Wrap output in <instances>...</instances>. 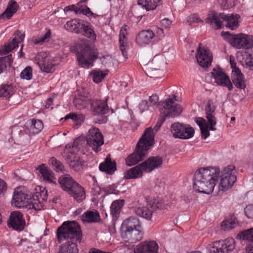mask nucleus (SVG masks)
Returning <instances> with one entry per match:
<instances>
[{"label": "nucleus", "instance_id": "obj_1", "mask_svg": "<svg viewBox=\"0 0 253 253\" xmlns=\"http://www.w3.org/2000/svg\"><path fill=\"white\" fill-rule=\"evenodd\" d=\"M154 135L151 127L146 128L138 142L135 151L126 159L127 166H131L143 161L147 156V152L153 145Z\"/></svg>", "mask_w": 253, "mask_h": 253}, {"label": "nucleus", "instance_id": "obj_2", "mask_svg": "<svg viewBox=\"0 0 253 253\" xmlns=\"http://www.w3.org/2000/svg\"><path fill=\"white\" fill-rule=\"evenodd\" d=\"M57 237L60 243L64 240H71L80 243L83 239V234L81 227L77 222L67 221L58 228Z\"/></svg>", "mask_w": 253, "mask_h": 253}, {"label": "nucleus", "instance_id": "obj_3", "mask_svg": "<svg viewBox=\"0 0 253 253\" xmlns=\"http://www.w3.org/2000/svg\"><path fill=\"white\" fill-rule=\"evenodd\" d=\"M240 16L239 14L231 15L225 14L223 13L217 14L215 12L212 11L208 15L206 19L207 23L210 24L213 26V28L215 29H219L221 28L222 22H226V26L227 28L232 30L236 29L239 26V19Z\"/></svg>", "mask_w": 253, "mask_h": 253}, {"label": "nucleus", "instance_id": "obj_4", "mask_svg": "<svg viewBox=\"0 0 253 253\" xmlns=\"http://www.w3.org/2000/svg\"><path fill=\"white\" fill-rule=\"evenodd\" d=\"M98 56L97 49L84 42L79 44L77 47V60L79 65L83 68L92 67Z\"/></svg>", "mask_w": 253, "mask_h": 253}, {"label": "nucleus", "instance_id": "obj_5", "mask_svg": "<svg viewBox=\"0 0 253 253\" xmlns=\"http://www.w3.org/2000/svg\"><path fill=\"white\" fill-rule=\"evenodd\" d=\"M162 107L160 108V118L158 120L156 125L154 127V130L158 131L167 117H174L179 115L181 112V107L179 105L174 103L172 98H168L163 102H161ZM152 130L153 129L151 127ZM154 135V134L153 133Z\"/></svg>", "mask_w": 253, "mask_h": 253}, {"label": "nucleus", "instance_id": "obj_6", "mask_svg": "<svg viewBox=\"0 0 253 253\" xmlns=\"http://www.w3.org/2000/svg\"><path fill=\"white\" fill-rule=\"evenodd\" d=\"M221 35L233 47L237 49H250L253 47V38L251 36L242 33L234 35L229 32H222Z\"/></svg>", "mask_w": 253, "mask_h": 253}, {"label": "nucleus", "instance_id": "obj_7", "mask_svg": "<svg viewBox=\"0 0 253 253\" xmlns=\"http://www.w3.org/2000/svg\"><path fill=\"white\" fill-rule=\"evenodd\" d=\"M220 174L218 168H201L195 172L194 177V182L199 187H202V181H217Z\"/></svg>", "mask_w": 253, "mask_h": 253}, {"label": "nucleus", "instance_id": "obj_8", "mask_svg": "<svg viewBox=\"0 0 253 253\" xmlns=\"http://www.w3.org/2000/svg\"><path fill=\"white\" fill-rule=\"evenodd\" d=\"M84 141L96 153L101 150V146L104 144L103 135L99 129L95 127H91L89 129Z\"/></svg>", "mask_w": 253, "mask_h": 253}, {"label": "nucleus", "instance_id": "obj_9", "mask_svg": "<svg viewBox=\"0 0 253 253\" xmlns=\"http://www.w3.org/2000/svg\"><path fill=\"white\" fill-rule=\"evenodd\" d=\"M31 196H29L24 191V188H17L14 192L11 203L19 208H26L28 209H36L34 204L31 201Z\"/></svg>", "mask_w": 253, "mask_h": 253}, {"label": "nucleus", "instance_id": "obj_10", "mask_svg": "<svg viewBox=\"0 0 253 253\" xmlns=\"http://www.w3.org/2000/svg\"><path fill=\"white\" fill-rule=\"evenodd\" d=\"M163 208L162 203L155 199L150 201L146 206L135 207L134 212L137 215L149 220L151 218L154 211L162 209Z\"/></svg>", "mask_w": 253, "mask_h": 253}, {"label": "nucleus", "instance_id": "obj_11", "mask_svg": "<svg viewBox=\"0 0 253 253\" xmlns=\"http://www.w3.org/2000/svg\"><path fill=\"white\" fill-rule=\"evenodd\" d=\"M91 110L94 115H98L99 118L97 122L99 124L107 122V117L103 115L109 112V109L107 103V99L105 100H95L91 102Z\"/></svg>", "mask_w": 253, "mask_h": 253}, {"label": "nucleus", "instance_id": "obj_12", "mask_svg": "<svg viewBox=\"0 0 253 253\" xmlns=\"http://www.w3.org/2000/svg\"><path fill=\"white\" fill-rule=\"evenodd\" d=\"M235 247L234 239L227 238L224 241L215 242L210 249V253H228L233 250Z\"/></svg>", "mask_w": 253, "mask_h": 253}, {"label": "nucleus", "instance_id": "obj_13", "mask_svg": "<svg viewBox=\"0 0 253 253\" xmlns=\"http://www.w3.org/2000/svg\"><path fill=\"white\" fill-rule=\"evenodd\" d=\"M199 43L197 49L196 58L199 65L204 68H208L212 61V56L211 52L208 48L201 46Z\"/></svg>", "mask_w": 253, "mask_h": 253}, {"label": "nucleus", "instance_id": "obj_14", "mask_svg": "<svg viewBox=\"0 0 253 253\" xmlns=\"http://www.w3.org/2000/svg\"><path fill=\"white\" fill-rule=\"evenodd\" d=\"M211 74L214 78L215 82L218 85L225 86L227 87L229 90L232 89L233 85L229 77L222 71L220 67L214 68L211 72Z\"/></svg>", "mask_w": 253, "mask_h": 253}, {"label": "nucleus", "instance_id": "obj_15", "mask_svg": "<svg viewBox=\"0 0 253 253\" xmlns=\"http://www.w3.org/2000/svg\"><path fill=\"white\" fill-rule=\"evenodd\" d=\"M159 246L155 241H145L140 243L134 249V253H158Z\"/></svg>", "mask_w": 253, "mask_h": 253}, {"label": "nucleus", "instance_id": "obj_16", "mask_svg": "<svg viewBox=\"0 0 253 253\" xmlns=\"http://www.w3.org/2000/svg\"><path fill=\"white\" fill-rule=\"evenodd\" d=\"M9 227L16 230H22L25 225V220L23 218L22 214L18 211H13L11 213L8 221Z\"/></svg>", "mask_w": 253, "mask_h": 253}, {"label": "nucleus", "instance_id": "obj_17", "mask_svg": "<svg viewBox=\"0 0 253 253\" xmlns=\"http://www.w3.org/2000/svg\"><path fill=\"white\" fill-rule=\"evenodd\" d=\"M121 235L126 241L130 243L139 241L143 238L142 228L129 229L128 231L121 232Z\"/></svg>", "mask_w": 253, "mask_h": 253}, {"label": "nucleus", "instance_id": "obj_18", "mask_svg": "<svg viewBox=\"0 0 253 253\" xmlns=\"http://www.w3.org/2000/svg\"><path fill=\"white\" fill-rule=\"evenodd\" d=\"M15 34L18 36V38H14L11 40H9L8 42L0 47V55L6 54L13 49L18 46V43L23 40L24 36L21 34L20 31H17Z\"/></svg>", "mask_w": 253, "mask_h": 253}, {"label": "nucleus", "instance_id": "obj_19", "mask_svg": "<svg viewBox=\"0 0 253 253\" xmlns=\"http://www.w3.org/2000/svg\"><path fill=\"white\" fill-rule=\"evenodd\" d=\"M163 159L160 156L150 157L142 162L144 167V172H151L156 169L160 168L163 164Z\"/></svg>", "mask_w": 253, "mask_h": 253}, {"label": "nucleus", "instance_id": "obj_20", "mask_svg": "<svg viewBox=\"0 0 253 253\" xmlns=\"http://www.w3.org/2000/svg\"><path fill=\"white\" fill-rule=\"evenodd\" d=\"M155 36L152 30H145L140 32L136 37V42L140 46L149 44Z\"/></svg>", "mask_w": 253, "mask_h": 253}, {"label": "nucleus", "instance_id": "obj_21", "mask_svg": "<svg viewBox=\"0 0 253 253\" xmlns=\"http://www.w3.org/2000/svg\"><path fill=\"white\" fill-rule=\"evenodd\" d=\"M135 228H142L141 224L139 219L136 217L131 216L123 222L120 228V233Z\"/></svg>", "mask_w": 253, "mask_h": 253}, {"label": "nucleus", "instance_id": "obj_22", "mask_svg": "<svg viewBox=\"0 0 253 253\" xmlns=\"http://www.w3.org/2000/svg\"><path fill=\"white\" fill-rule=\"evenodd\" d=\"M85 22L81 19H74L66 22L64 25L65 28L72 32L80 34L82 32Z\"/></svg>", "mask_w": 253, "mask_h": 253}, {"label": "nucleus", "instance_id": "obj_23", "mask_svg": "<svg viewBox=\"0 0 253 253\" xmlns=\"http://www.w3.org/2000/svg\"><path fill=\"white\" fill-rule=\"evenodd\" d=\"M99 168L101 171L112 174L117 170L116 163L115 161H112L110 155H108L104 162L100 164Z\"/></svg>", "mask_w": 253, "mask_h": 253}, {"label": "nucleus", "instance_id": "obj_24", "mask_svg": "<svg viewBox=\"0 0 253 253\" xmlns=\"http://www.w3.org/2000/svg\"><path fill=\"white\" fill-rule=\"evenodd\" d=\"M142 163L131 168L125 173L126 179H134L141 177L144 172V167Z\"/></svg>", "mask_w": 253, "mask_h": 253}, {"label": "nucleus", "instance_id": "obj_25", "mask_svg": "<svg viewBox=\"0 0 253 253\" xmlns=\"http://www.w3.org/2000/svg\"><path fill=\"white\" fill-rule=\"evenodd\" d=\"M217 181H202L203 186L202 187H199L198 185H196V182H194L193 183V188L194 189L199 192L205 193L207 194H211L214 189L216 183Z\"/></svg>", "mask_w": 253, "mask_h": 253}, {"label": "nucleus", "instance_id": "obj_26", "mask_svg": "<svg viewBox=\"0 0 253 253\" xmlns=\"http://www.w3.org/2000/svg\"><path fill=\"white\" fill-rule=\"evenodd\" d=\"M58 182L62 189L68 192L77 183L70 175L67 174L61 176L58 179Z\"/></svg>", "mask_w": 253, "mask_h": 253}, {"label": "nucleus", "instance_id": "obj_27", "mask_svg": "<svg viewBox=\"0 0 253 253\" xmlns=\"http://www.w3.org/2000/svg\"><path fill=\"white\" fill-rule=\"evenodd\" d=\"M68 193L78 202H82L85 198L84 189L78 183L74 185Z\"/></svg>", "mask_w": 253, "mask_h": 253}, {"label": "nucleus", "instance_id": "obj_28", "mask_svg": "<svg viewBox=\"0 0 253 253\" xmlns=\"http://www.w3.org/2000/svg\"><path fill=\"white\" fill-rule=\"evenodd\" d=\"M65 240L66 242L60 246L59 253H78L77 243L79 242L71 240Z\"/></svg>", "mask_w": 253, "mask_h": 253}, {"label": "nucleus", "instance_id": "obj_29", "mask_svg": "<svg viewBox=\"0 0 253 253\" xmlns=\"http://www.w3.org/2000/svg\"><path fill=\"white\" fill-rule=\"evenodd\" d=\"M37 169L39 170L44 181L48 183L56 184V181H54L56 178L54 176V173L43 164L39 166Z\"/></svg>", "mask_w": 253, "mask_h": 253}, {"label": "nucleus", "instance_id": "obj_30", "mask_svg": "<svg viewBox=\"0 0 253 253\" xmlns=\"http://www.w3.org/2000/svg\"><path fill=\"white\" fill-rule=\"evenodd\" d=\"M18 5L15 0H10L5 10L0 15V19H9L17 11Z\"/></svg>", "mask_w": 253, "mask_h": 253}, {"label": "nucleus", "instance_id": "obj_31", "mask_svg": "<svg viewBox=\"0 0 253 253\" xmlns=\"http://www.w3.org/2000/svg\"><path fill=\"white\" fill-rule=\"evenodd\" d=\"M43 127V125L41 120L32 119L29 127L25 129V132L29 135H35L41 131Z\"/></svg>", "mask_w": 253, "mask_h": 253}, {"label": "nucleus", "instance_id": "obj_32", "mask_svg": "<svg viewBox=\"0 0 253 253\" xmlns=\"http://www.w3.org/2000/svg\"><path fill=\"white\" fill-rule=\"evenodd\" d=\"M82 219L88 223L99 222L100 219L99 213L96 210L87 211L82 215Z\"/></svg>", "mask_w": 253, "mask_h": 253}, {"label": "nucleus", "instance_id": "obj_33", "mask_svg": "<svg viewBox=\"0 0 253 253\" xmlns=\"http://www.w3.org/2000/svg\"><path fill=\"white\" fill-rule=\"evenodd\" d=\"M88 96V93H78V96H76L73 100V104L75 107L78 110L84 109L87 104L86 98Z\"/></svg>", "mask_w": 253, "mask_h": 253}, {"label": "nucleus", "instance_id": "obj_34", "mask_svg": "<svg viewBox=\"0 0 253 253\" xmlns=\"http://www.w3.org/2000/svg\"><path fill=\"white\" fill-rule=\"evenodd\" d=\"M231 79L236 87L240 89H244L246 87L244 75L241 71L237 72L234 71V73L231 74Z\"/></svg>", "mask_w": 253, "mask_h": 253}, {"label": "nucleus", "instance_id": "obj_35", "mask_svg": "<svg viewBox=\"0 0 253 253\" xmlns=\"http://www.w3.org/2000/svg\"><path fill=\"white\" fill-rule=\"evenodd\" d=\"M124 203L125 201L124 200H116L112 203L110 207V211L113 216V220H116L117 219Z\"/></svg>", "mask_w": 253, "mask_h": 253}, {"label": "nucleus", "instance_id": "obj_36", "mask_svg": "<svg viewBox=\"0 0 253 253\" xmlns=\"http://www.w3.org/2000/svg\"><path fill=\"white\" fill-rule=\"evenodd\" d=\"M237 171L235 167L233 165H229L223 169L221 175L226 176L231 180V182H235L237 180Z\"/></svg>", "mask_w": 253, "mask_h": 253}, {"label": "nucleus", "instance_id": "obj_37", "mask_svg": "<svg viewBox=\"0 0 253 253\" xmlns=\"http://www.w3.org/2000/svg\"><path fill=\"white\" fill-rule=\"evenodd\" d=\"M82 30V32L80 33L82 35L92 40H96V36L93 30V27L90 23L85 22L84 28Z\"/></svg>", "mask_w": 253, "mask_h": 253}, {"label": "nucleus", "instance_id": "obj_38", "mask_svg": "<svg viewBox=\"0 0 253 253\" xmlns=\"http://www.w3.org/2000/svg\"><path fill=\"white\" fill-rule=\"evenodd\" d=\"M161 0H139L138 4L144 7L147 11L155 9Z\"/></svg>", "mask_w": 253, "mask_h": 253}, {"label": "nucleus", "instance_id": "obj_39", "mask_svg": "<svg viewBox=\"0 0 253 253\" xmlns=\"http://www.w3.org/2000/svg\"><path fill=\"white\" fill-rule=\"evenodd\" d=\"M184 124L176 122L172 124L170 127L171 132L174 138H180L182 136V130H184Z\"/></svg>", "mask_w": 253, "mask_h": 253}, {"label": "nucleus", "instance_id": "obj_40", "mask_svg": "<svg viewBox=\"0 0 253 253\" xmlns=\"http://www.w3.org/2000/svg\"><path fill=\"white\" fill-rule=\"evenodd\" d=\"M127 35V32L126 30L124 28H122L120 33L119 42L120 43V49L122 51L123 56L126 58H127V54L126 51V47L125 45V40L126 39V35Z\"/></svg>", "mask_w": 253, "mask_h": 253}, {"label": "nucleus", "instance_id": "obj_41", "mask_svg": "<svg viewBox=\"0 0 253 253\" xmlns=\"http://www.w3.org/2000/svg\"><path fill=\"white\" fill-rule=\"evenodd\" d=\"M152 63H149L146 67V73L150 78H159L162 75L160 69L152 67Z\"/></svg>", "mask_w": 253, "mask_h": 253}, {"label": "nucleus", "instance_id": "obj_42", "mask_svg": "<svg viewBox=\"0 0 253 253\" xmlns=\"http://www.w3.org/2000/svg\"><path fill=\"white\" fill-rule=\"evenodd\" d=\"M13 61L12 54L0 57V74L3 72L7 66L10 67Z\"/></svg>", "mask_w": 253, "mask_h": 253}, {"label": "nucleus", "instance_id": "obj_43", "mask_svg": "<svg viewBox=\"0 0 253 253\" xmlns=\"http://www.w3.org/2000/svg\"><path fill=\"white\" fill-rule=\"evenodd\" d=\"M235 182H231L229 178L221 175L220 181L218 186V191H225L231 188Z\"/></svg>", "mask_w": 253, "mask_h": 253}, {"label": "nucleus", "instance_id": "obj_44", "mask_svg": "<svg viewBox=\"0 0 253 253\" xmlns=\"http://www.w3.org/2000/svg\"><path fill=\"white\" fill-rule=\"evenodd\" d=\"M13 93V88L11 84H2L0 86V97L9 98Z\"/></svg>", "mask_w": 253, "mask_h": 253}, {"label": "nucleus", "instance_id": "obj_45", "mask_svg": "<svg viewBox=\"0 0 253 253\" xmlns=\"http://www.w3.org/2000/svg\"><path fill=\"white\" fill-rule=\"evenodd\" d=\"M237 223V219L234 217H231L228 220L222 222L221 228L224 230H229L235 227Z\"/></svg>", "mask_w": 253, "mask_h": 253}, {"label": "nucleus", "instance_id": "obj_46", "mask_svg": "<svg viewBox=\"0 0 253 253\" xmlns=\"http://www.w3.org/2000/svg\"><path fill=\"white\" fill-rule=\"evenodd\" d=\"M107 74L100 70H94L90 73V76L93 81L96 83H100L105 78Z\"/></svg>", "mask_w": 253, "mask_h": 253}, {"label": "nucleus", "instance_id": "obj_47", "mask_svg": "<svg viewBox=\"0 0 253 253\" xmlns=\"http://www.w3.org/2000/svg\"><path fill=\"white\" fill-rule=\"evenodd\" d=\"M182 134L184 136L180 137L179 139H186L192 137L194 135L195 130L194 128L189 125H184Z\"/></svg>", "mask_w": 253, "mask_h": 253}, {"label": "nucleus", "instance_id": "obj_48", "mask_svg": "<svg viewBox=\"0 0 253 253\" xmlns=\"http://www.w3.org/2000/svg\"><path fill=\"white\" fill-rule=\"evenodd\" d=\"M84 164V161L81 160L78 157L74 160H73L69 165L70 167L75 171H79L83 169V167Z\"/></svg>", "mask_w": 253, "mask_h": 253}, {"label": "nucleus", "instance_id": "obj_49", "mask_svg": "<svg viewBox=\"0 0 253 253\" xmlns=\"http://www.w3.org/2000/svg\"><path fill=\"white\" fill-rule=\"evenodd\" d=\"M49 163L54 167V170L57 172H63L64 170L63 165L54 157H52L50 160Z\"/></svg>", "mask_w": 253, "mask_h": 253}, {"label": "nucleus", "instance_id": "obj_50", "mask_svg": "<svg viewBox=\"0 0 253 253\" xmlns=\"http://www.w3.org/2000/svg\"><path fill=\"white\" fill-rule=\"evenodd\" d=\"M237 0H219V2L221 7L223 9H227L232 8L236 5Z\"/></svg>", "mask_w": 253, "mask_h": 253}, {"label": "nucleus", "instance_id": "obj_51", "mask_svg": "<svg viewBox=\"0 0 253 253\" xmlns=\"http://www.w3.org/2000/svg\"><path fill=\"white\" fill-rule=\"evenodd\" d=\"M84 14L88 17L93 16L96 17L98 15L95 13H93L90 9V8L86 5H84V8H80L79 10L76 11V14Z\"/></svg>", "mask_w": 253, "mask_h": 253}, {"label": "nucleus", "instance_id": "obj_52", "mask_svg": "<svg viewBox=\"0 0 253 253\" xmlns=\"http://www.w3.org/2000/svg\"><path fill=\"white\" fill-rule=\"evenodd\" d=\"M206 118L207 119V124L209 125V129L211 130H215L216 128L214 126L216 124V119L215 115H206Z\"/></svg>", "mask_w": 253, "mask_h": 253}, {"label": "nucleus", "instance_id": "obj_53", "mask_svg": "<svg viewBox=\"0 0 253 253\" xmlns=\"http://www.w3.org/2000/svg\"><path fill=\"white\" fill-rule=\"evenodd\" d=\"M32 69L30 66L26 67L21 73L20 77L27 80H31L32 78Z\"/></svg>", "mask_w": 253, "mask_h": 253}, {"label": "nucleus", "instance_id": "obj_54", "mask_svg": "<svg viewBox=\"0 0 253 253\" xmlns=\"http://www.w3.org/2000/svg\"><path fill=\"white\" fill-rule=\"evenodd\" d=\"M215 107L211 100H209L205 107L206 115H215Z\"/></svg>", "mask_w": 253, "mask_h": 253}, {"label": "nucleus", "instance_id": "obj_55", "mask_svg": "<svg viewBox=\"0 0 253 253\" xmlns=\"http://www.w3.org/2000/svg\"><path fill=\"white\" fill-rule=\"evenodd\" d=\"M239 235L242 239H253V227L241 232Z\"/></svg>", "mask_w": 253, "mask_h": 253}, {"label": "nucleus", "instance_id": "obj_56", "mask_svg": "<svg viewBox=\"0 0 253 253\" xmlns=\"http://www.w3.org/2000/svg\"><path fill=\"white\" fill-rule=\"evenodd\" d=\"M51 32L50 29H47V32L42 37L36 39L35 41V44L41 43L42 44L44 42H48L49 39L51 36Z\"/></svg>", "mask_w": 253, "mask_h": 253}, {"label": "nucleus", "instance_id": "obj_57", "mask_svg": "<svg viewBox=\"0 0 253 253\" xmlns=\"http://www.w3.org/2000/svg\"><path fill=\"white\" fill-rule=\"evenodd\" d=\"M78 157L74 152H67L63 155V158L66 161L68 164H70L73 160H74Z\"/></svg>", "mask_w": 253, "mask_h": 253}, {"label": "nucleus", "instance_id": "obj_58", "mask_svg": "<svg viewBox=\"0 0 253 253\" xmlns=\"http://www.w3.org/2000/svg\"><path fill=\"white\" fill-rule=\"evenodd\" d=\"M116 187V186L114 184H113L108 187L103 188L102 190L106 194H115L117 195L120 192L115 189Z\"/></svg>", "mask_w": 253, "mask_h": 253}, {"label": "nucleus", "instance_id": "obj_59", "mask_svg": "<svg viewBox=\"0 0 253 253\" xmlns=\"http://www.w3.org/2000/svg\"><path fill=\"white\" fill-rule=\"evenodd\" d=\"M187 22L189 25H191L192 23L203 22V21L200 19L198 15L194 14L188 17Z\"/></svg>", "mask_w": 253, "mask_h": 253}, {"label": "nucleus", "instance_id": "obj_60", "mask_svg": "<svg viewBox=\"0 0 253 253\" xmlns=\"http://www.w3.org/2000/svg\"><path fill=\"white\" fill-rule=\"evenodd\" d=\"M102 64L107 66L109 64H110L112 61V57L110 55H107L103 56L99 58Z\"/></svg>", "mask_w": 253, "mask_h": 253}, {"label": "nucleus", "instance_id": "obj_61", "mask_svg": "<svg viewBox=\"0 0 253 253\" xmlns=\"http://www.w3.org/2000/svg\"><path fill=\"white\" fill-rule=\"evenodd\" d=\"M245 213L249 218H253V206H247L245 209Z\"/></svg>", "mask_w": 253, "mask_h": 253}, {"label": "nucleus", "instance_id": "obj_62", "mask_svg": "<svg viewBox=\"0 0 253 253\" xmlns=\"http://www.w3.org/2000/svg\"><path fill=\"white\" fill-rule=\"evenodd\" d=\"M202 138L205 139L210 135L209 127L206 125L200 128Z\"/></svg>", "mask_w": 253, "mask_h": 253}, {"label": "nucleus", "instance_id": "obj_63", "mask_svg": "<svg viewBox=\"0 0 253 253\" xmlns=\"http://www.w3.org/2000/svg\"><path fill=\"white\" fill-rule=\"evenodd\" d=\"M245 240H248V243L246 247L247 253H253V239Z\"/></svg>", "mask_w": 253, "mask_h": 253}, {"label": "nucleus", "instance_id": "obj_64", "mask_svg": "<svg viewBox=\"0 0 253 253\" xmlns=\"http://www.w3.org/2000/svg\"><path fill=\"white\" fill-rule=\"evenodd\" d=\"M246 64L250 70H253V55H248L246 60Z\"/></svg>", "mask_w": 253, "mask_h": 253}]
</instances>
